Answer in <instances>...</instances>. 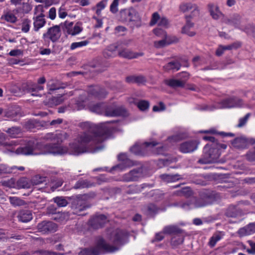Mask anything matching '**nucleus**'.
Returning a JSON list of instances; mask_svg holds the SVG:
<instances>
[{"label":"nucleus","mask_w":255,"mask_h":255,"mask_svg":"<svg viewBox=\"0 0 255 255\" xmlns=\"http://www.w3.org/2000/svg\"><path fill=\"white\" fill-rule=\"evenodd\" d=\"M250 116V114H247L244 118H241L239 120V123L238 125V127H242L244 126L247 123L249 118Z\"/></svg>","instance_id":"61"},{"label":"nucleus","mask_w":255,"mask_h":255,"mask_svg":"<svg viewBox=\"0 0 255 255\" xmlns=\"http://www.w3.org/2000/svg\"><path fill=\"white\" fill-rule=\"evenodd\" d=\"M164 39L159 41H156L154 42V46L157 48H160L165 46L168 45L166 38H163Z\"/></svg>","instance_id":"54"},{"label":"nucleus","mask_w":255,"mask_h":255,"mask_svg":"<svg viewBox=\"0 0 255 255\" xmlns=\"http://www.w3.org/2000/svg\"><path fill=\"white\" fill-rule=\"evenodd\" d=\"M61 36L60 28L58 25H55L48 29L47 32L43 34V38L46 40L50 39L53 42L58 40Z\"/></svg>","instance_id":"12"},{"label":"nucleus","mask_w":255,"mask_h":255,"mask_svg":"<svg viewBox=\"0 0 255 255\" xmlns=\"http://www.w3.org/2000/svg\"><path fill=\"white\" fill-rule=\"evenodd\" d=\"M0 19L11 23H15L17 20V18L14 13L9 10H4Z\"/></svg>","instance_id":"23"},{"label":"nucleus","mask_w":255,"mask_h":255,"mask_svg":"<svg viewBox=\"0 0 255 255\" xmlns=\"http://www.w3.org/2000/svg\"><path fill=\"white\" fill-rule=\"evenodd\" d=\"M156 24L164 27H168L169 22L165 16H160L157 12H154L151 16L150 25L153 26Z\"/></svg>","instance_id":"16"},{"label":"nucleus","mask_w":255,"mask_h":255,"mask_svg":"<svg viewBox=\"0 0 255 255\" xmlns=\"http://www.w3.org/2000/svg\"><path fill=\"white\" fill-rule=\"evenodd\" d=\"M207 203L203 199H196L194 198L191 201L182 203L180 206L185 210H189L203 207L207 205Z\"/></svg>","instance_id":"13"},{"label":"nucleus","mask_w":255,"mask_h":255,"mask_svg":"<svg viewBox=\"0 0 255 255\" xmlns=\"http://www.w3.org/2000/svg\"><path fill=\"white\" fill-rule=\"evenodd\" d=\"M248 141L244 137H238L235 139L232 142L234 147L237 148H245L247 147Z\"/></svg>","instance_id":"29"},{"label":"nucleus","mask_w":255,"mask_h":255,"mask_svg":"<svg viewBox=\"0 0 255 255\" xmlns=\"http://www.w3.org/2000/svg\"><path fill=\"white\" fill-rule=\"evenodd\" d=\"M57 228V224L51 221H43L37 225L38 232L43 235L55 232Z\"/></svg>","instance_id":"10"},{"label":"nucleus","mask_w":255,"mask_h":255,"mask_svg":"<svg viewBox=\"0 0 255 255\" xmlns=\"http://www.w3.org/2000/svg\"><path fill=\"white\" fill-rule=\"evenodd\" d=\"M43 89V87L36 84H32L28 86L27 89V92L31 94L32 96H39L36 93Z\"/></svg>","instance_id":"37"},{"label":"nucleus","mask_w":255,"mask_h":255,"mask_svg":"<svg viewBox=\"0 0 255 255\" xmlns=\"http://www.w3.org/2000/svg\"><path fill=\"white\" fill-rule=\"evenodd\" d=\"M38 253H39L40 255H65L66 254L65 253H57L51 251L43 250L39 251Z\"/></svg>","instance_id":"51"},{"label":"nucleus","mask_w":255,"mask_h":255,"mask_svg":"<svg viewBox=\"0 0 255 255\" xmlns=\"http://www.w3.org/2000/svg\"><path fill=\"white\" fill-rule=\"evenodd\" d=\"M166 147L155 142H145L142 143L137 142L130 148V151L135 155H144L148 151H151L154 154H162Z\"/></svg>","instance_id":"4"},{"label":"nucleus","mask_w":255,"mask_h":255,"mask_svg":"<svg viewBox=\"0 0 255 255\" xmlns=\"http://www.w3.org/2000/svg\"><path fill=\"white\" fill-rule=\"evenodd\" d=\"M203 139L209 140L210 142L204 147L202 157L199 160V162L208 164L218 162L222 151L226 149L227 145L218 143L215 138L211 136H205Z\"/></svg>","instance_id":"3"},{"label":"nucleus","mask_w":255,"mask_h":255,"mask_svg":"<svg viewBox=\"0 0 255 255\" xmlns=\"http://www.w3.org/2000/svg\"><path fill=\"white\" fill-rule=\"evenodd\" d=\"M247 34H252L255 37V31L254 27L251 24H248L247 27L243 29Z\"/></svg>","instance_id":"59"},{"label":"nucleus","mask_w":255,"mask_h":255,"mask_svg":"<svg viewBox=\"0 0 255 255\" xmlns=\"http://www.w3.org/2000/svg\"><path fill=\"white\" fill-rule=\"evenodd\" d=\"M88 94L89 96H93L99 98L104 97L106 95L105 91L97 86L91 87L88 90Z\"/></svg>","instance_id":"25"},{"label":"nucleus","mask_w":255,"mask_h":255,"mask_svg":"<svg viewBox=\"0 0 255 255\" xmlns=\"http://www.w3.org/2000/svg\"><path fill=\"white\" fill-rule=\"evenodd\" d=\"M165 38L167 43V44H170L173 43H176L178 41L179 39L177 37L175 36H165Z\"/></svg>","instance_id":"60"},{"label":"nucleus","mask_w":255,"mask_h":255,"mask_svg":"<svg viewBox=\"0 0 255 255\" xmlns=\"http://www.w3.org/2000/svg\"><path fill=\"white\" fill-rule=\"evenodd\" d=\"M113 117H125L128 115L126 110L122 106L115 105L113 104Z\"/></svg>","instance_id":"24"},{"label":"nucleus","mask_w":255,"mask_h":255,"mask_svg":"<svg viewBox=\"0 0 255 255\" xmlns=\"http://www.w3.org/2000/svg\"><path fill=\"white\" fill-rule=\"evenodd\" d=\"M111 251V246L103 238L99 237L95 247L82 249L78 255H101Z\"/></svg>","instance_id":"5"},{"label":"nucleus","mask_w":255,"mask_h":255,"mask_svg":"<svg viewBox=\"0 0 255 255\" xmlns=\"http://www.w3.org/2000/svg\"><path fill=\"white\" fill-rule=\"evenodd\" d=\"M163 233L166 234H174V235L181 233V230L178 228L176 226L170 225L166 226L163 229Z\"/></svg>","instance_id":"35"},{"label":"nucleus","mask_w":255,"mask_h":255,"mask_svg":"<svg viewBox=\"0 0 255 255\" xmlns=\"http://www.w3.org/2000/svg\"><path fill=\"white\" fill-rule=\"evenodd\" d=\"M5 139V135L0 131V145H3L6 147H12L14 145H17V142L15 140H12L9 142H4ZM10 151H13V147L9 149Z\"/></svg>","instance_id":"30"},{"label":"nucleus","mask_w":255,"mask_h":255,"mask_svg":"<svg viewBox=\"0 0 255 255\" xmlns=\"http://www.w3.org/2000/svg\"><path fill=\"white\" fill-rule=\"evenodd\" d=\"M45 138L50 139L54 143L43 146L42 144L34 141H27L24 146L16 149L15 153L23 155H39L52 154L53 155H63L69 153V149L64 146H59L57 144L62 142L65 138L64 135L62 133H49Z\"/></svg>","instance_id":"2"},{"label":"nucleus","mask_w":255,"mask_h":255,"mask_svg":"<svg viewBox=\"0 0 255 255\" xmlns=\"http://www.w3.org/2000/svg\"><path fill=\"white\" fill-rule=\"evenodd\" d=\"M128 234L122 230L116 231L113 237V253L120 250L128 242Z\"/></svg>","instance_id":"6"},{"label":"nucleus","mask_w":255,"mask_h":255,"mask_svg":"<svg viewBox=\"0 0 255 255\" xmlns=\"http://www.w3.org/2000/svg\"><path fill=\"white\" fill-rule=\"evenodd\" d=\"M198 144L199 142L196 140L186 141L180 144L179 149L184 153L192 152L197 149Z\"/></svg>","instance_id":"17"},{"label":"nucleus","mask_w":255,"mask_h":255,"mask_svg":"<svg viewBox=\"0 0 255 255\" xmlns=\"http://www.w3.org/2000/svg\"><path fill=\"white\" fill-rule=\"evenodd\" d=\"M65 30L68 34L75 36L83 30L82 24L80 22H77L73 25V23L71 22L65 26Z\"/></svg>","instance_id":"18"},{"label":"nucleus","mask_w":255,"mask_h":255,"mask_svg":"<svg viewBox=\"0 0 255 255\" xmlns=\"http://www.w3.org/2000/svg\"><path fill=\"white\" fill-rule=\"evenodd\" d=\"M107 0H102L98 2L96 7H92V10H95L96 13L98 15H100L101 13V11L105 8L107 5Z\"/></svg>","instance_id":"43"},{"label":"nucleus","mask_w":255,"mask_h":255,"mask_svg":"<svg viewBox=\"0 0 255 255\" xmlns=\"http://www.w3.org/2000/svg\"><path fill=\"white\" fill-rule=\"evenodd\" d=\"M180 64L177 61L170 62L164 66V68L166 71L174 70L177 71L180 68Z\"/></svg>","instance_id":"41"},{"label":"nucleus","mask_w":255,"mask_h":255,"mask_svg":"<svg viewBox=\"0 0 255 255\" xmlns=\"http://www.w3.org/2000/svg\"><path fill=\"white\" fill-rule=\"evenodd\" d=\"M159 210L160 209L154 204H150L147 207V213L151 215L157 213Z\"/></svg>","instance_id":"47"},{"label":"nucleus","mask_w":255,"mask_h":255,"mask_svg":"<svg viewBox=\"0 0 255 255\" xmlns=\"http://www.w3.org/2000/svg\"><path fill=\"white\" fill-rule=\"evenodd\" d=\"M16 168V166L9 167L5 164L0 163V175L3 174L11 173Z\"/></svg>","instance_id":"42"},{"label":"nucleus","mask_w":255,"mask_h":255,"mask_svg":"<svg viewBox=\"0 0 255 255\" xmlns=\"http://www.w3.org/2000/svg\"><path fill=\"white\" fill-rule=\"evenodd\" d=\"M32 219V215L30 211H24L21 212L18 216V219L22 222H28Z\"/></svg>","instance_id":"34"},{"label":"nucleus","mask_w":255,"mask_h":255,"mask_svg":"<svg viewBox=\"0 0 255 255\" xmlns=\"http://www.w3.org/2000/svg\"><path fill=\"white\" fill-rule=\"evenodd\" d=\"M184 241V237L180 233L174 235L171 239V244L173 246H177L181 244Z\"/></svg>","instance_id":"36"},{"label":"nucleus","mask_w":255,"mask_h":255,"mask_svg":"<svg viewBox=\"0 0 255 255\" xmlns=\"http://www.w3.org/2000/svg\"><path fill=\"white\" fill-rule=\"evenodd\" d=\"M241 22V16L237 14L233 15L230 18L227 19L226 22L231 25H233L236 28H241L240 27Z\"/></svg>","instance_id":"26"},{"label":"nucleus","mask_w":255,"mask_h":255,"mask_svg":"<svg viewBox=\"0 0 255 255\" xmlns=\"http://www.w3.org/2000/svg\"><path fill=\"white\" fill-rule=\"evenodd\" d=\"M33 29L35 31H38L46 24V20L44 18V14L42 12L38 15L33 16Z\"/></svg>","instance_id":"19"},{"label":"nucleus","mask_w":255,"mask_h":255,"mask_svg":"<svg viewBox=\"0 0 255 255\" xmlns=\"http://www.w3.org/2000/svg\"><path fill=\"white\" fill-rule=\"evenodd\" d=\"M187 22L186 25L182 28V32L187 34L190 36H193L195 35V32L194 31L190 30L193 27L194 24L190 22L186 17Z\"/></svg>","instance_id":"33"},{"label":"nucleus","mask_w":255,"mask_h":255,"mask_svg":"<svg viewBox=\"0 0 255 255\" xmlns=\"http://www.w3.org/2000/svg\"><path fill=\"white\" fill-rule=\"evenodd\" d=\"M95 186V183L88 180L80 179L75 184V189H82L84 188H90Z\"/></svg>","instance_id":"28"},{"label":"nucleus","mask_w":255,"mask_h":255,"mask_svg":"<svg viewBox=\"0 0 255 255\" xmlns=\"http://www.w3.org/2000/svg\"><path fill=\"white\" fill-rule=\"evenodd\" d=\"M85 130L79 134L74 141L70 143L69 153L78 155L89 151L88 143L97 144L103 142L110 137L112 131V122L101 123L98 125L90 122L80 124Z\"/></svg>","instance_id":"1"},{"label":"nucleus","mask_w":255,"mask_h":255,"mask_svg":"<svg viewBox=\"0 0 255 255\" xmlns=\"http://www.w3.org/2000/svg\"><path fill=\"white\" fill-rule=\"evenodd\" d=\"M166 84L173 88L182 87L184 85L185 82L179 80L170 79L166 81Z\"/></svg>","instance_id":"38"},{"label":"nucleus","mask_w":255,"mask_h":255,"mask_svg":"<svg viewBox=\"0 0 255 255\" xmlns=\"http://www.w3.org/2000/svg\"><path fill=\"white\" fill-rule=\"evenodd\" d=\"M53 200L59 207H65L68 204L67 200L61 197H56L53 198Z\"/></svg>","instance_id":"46"},{"label":"nucleus","mask_w":255,"mask_h":255,"mask_svg":"<svg viewBox=\"0 0 255 255\" xmlns=\"http://www.w3.org/2000/svg\"><path fill=\"white\" fill-rule=\"evenodd\" d=\"M88 108L92 112L107 117L112 116L111 106L106 103L90 104L88 106Z\"/></svg>","instance_id":"7"},{"label":"nucleus","mask_w":255,"mask_h":255,"mask_svg":"<svg viewBox=\"0 0 255 255\" xmlns=\"http://www.w3.org/2000/svg\"><path fill=\"white\" fill-rule=\"evenodd\" d=\"M31 21L28 19H24L22 23L21 30L24 32H27L29 31L30 29Z\"/></svg>","instance_id":"48"},{"label":"nucleus","mask_w":255,"mask_h":255,"mask_svg":"<svg viewBox=\"0 0 255 255\" xmlns=\"http://www.w3.org/2000/svg\"><path fill=\"white\" fill-rule=\"evenodd\" d=\"M108 220L107 217L104 215H96L89 221L90 225L95 229H98L103 227Z\"/></svg>","instance_id":"15"},{"label":"nucleus","mask_w":255,"mask_h":255,"mask_svg":"<svg viewBox=\"0 0 255 255\" xmlns=\"http://www.w3.org/2000/svg\"><path fill=\"white\" fill-rule=\"evenodd\" d=\"M226 215L228 217H234L236 216L237 213L235 206H231L229 208L226 212Z\"/></svg>","instance_id":"56"},{"label":"nucleus","mask_w":255,"mask_h":255,"mask_svg":"<svg viewBox=\"0 0 255 255\" xmlns=\"http://www.w3.org/2000/svg\"><path fill=\"white\" fill-rule=\"evenodd\" d=\"M9 200L10 204L14 207L21 206L25 204L24 200L17 197H9Z\"/></svg>","instance_id":"40"},{"label":"nucleus","mask_w":255,"mask_h":255,"mask_svg":"<svg viewBox=\"0 0 255 255\" xmlns=\"http://www.w3.org/2000/svg\"><path fill=\"white\" fill-rule=\"evenodd\" d=\"M238 234L240 237H243L246 236L250 235V232H249L247 226H245L242 228H241L238 231Z\"/></svg>","instance_id":"58"},{"label":"nucleus","mask_w":255,"mask_h":255,"mask_svg":"<svg viewBox=\"0 0 255 255\" xmlns=\"http://www.w3.org/2000/svg\"><path fill=\"white\" fill-rule=\"evenodd\" d=\"M224 234L222 232H217L215 233L210 239L208 242V245L211 248H213L216 243L220 241L223 238Z\"/></svg>","instance_id":"31"},{"label":"nucleus","mask_w":255,"mask_h":255,"mask_svg":"<svg viewBox=\"0 0 255 255\" xmlns=\"http://www.w3.org/2000/svg\"><path fill=\"white\" fill-rule=\"evenodd\" d=\"M118 158L120 163L116 166H113V170L123 171L135 164L134 161L128 158L126 153L120 154Z\"/></svg>","instance_id":"8"},{"label":"nucleus","mask_w":255,"mask_h":255,"mask_svg":"<svg viewBox=\"0 0 255 255\" xmlns=\"http://www.w3.org/2000/svg\"><path fill=\"white\" fill-rule=\"evenodd\" d=\"M46 178L40 176L39 175L35 176L32 180V182L34 185H38L45 181Z\"/></svg>","instance_id":"50"},{"label":"nucleus","mask_w":255,"mask_h":255,"mask_svg":"<svg viewBox=\"0 0 255 255\" xmlns=\"http://www.w3.org/2000/svg\"><path fill=\"white\" fill-rule=\"evenodd\" d=\"M112 55V48L109 46L103 52V55L105 58L108 59L111 57Z\"/></svg>","instance_id":"63"},{"label":"nucleus","mask_w":255,"mask_h":255,"mask_svg":"<svg viewBox=\"0 0 255 255\" xmlns=\"http://www.w3.org/2000/svg\"><path fill=\"white\" fill-rule=\"evenodd\" d=\"M89 43V42L88 40H84V41H80V42H73L71 44L70 49L74 50L76 48H77L79 47L85 46L87 45Z\"/></svg>","instance_id":"45"},{"label":"nucleus","mask_w":255,"mask_h":255,"mask_svg":"<svg viewBox=\"0 0 255 255\" xmlns=\"http://www.w3.org/2000/svg\"><path fill=\"white\" fill-rule=\"evenodd\" d=\"M12 138H16L21 135V130L19 127H12L4 130Z\"/></svg>","instance_id":"32"},{"label":"nucleus","mask_w":255,"mask_h":255,"mask_svg":"<svg viewBox=\"0 0 255 255\" xmlns=\"http://www.w3.org/2000/svg\"><path fill=\"white\" fill-rule=\"evenodd\" d=\"M178 175L162 174L160 176L161 179L166 182H174L179 179Z\"/></svg>","instance_id":"39"},{"label":"nucleus","mask_w":255,"mask_h":255,"mask_svg":"<svg viewBox=\"0 0 255 255\" xmlns=\"http://www.w3.org/2000/svg\"><path fill=\"white\" fill-rule=\"evenodd\" d=\"M87 208L85 203L82 200H77L74 202L72 206L73 213L78 215H81V212Z\"/></svg>","instance_id":"20"},{"label":"nucleus","mask_w":255,"mask_h":255,"mask_svg":"<svg viewBox=\"0 0 255 255\" xmlns=\"http://www.w3.org/2000/svg\"><path fill=\"white\" fill-rule=\"evenodd\" d=\"M121 20L126 22L136 21L138 19V15L133 8L125 9L120 12Z\"/></svg>","instance_id":"14"},{"label":"nucleus","mask_w":255,"mask_h":255,"mask_svg":"<svg viewBox=\"0 0 255 255\" xmlns=\"http://www.w3.org/2000/svg\"><path fill=\"white\" fill-rule=\"evenodd\" d=\"M196 5L191 2L182 3L180 5V9L182 12H185L193 10L196 14H198V10L197 9Z\"/></svg>","instance_id":"27"},{"label":"nucleus","mask_w":255,"mask_h":255,"mask_svg":"<svg viewBox=\"0 0 255 255\" xmlns=\"http://www.w3.org/2000/svg\"><path fill=\"white\" fill-rule=\"evenodd\" d=\"M149 104L148 101L145 100H141L138 102L137 104V107L141 111H144L148 109Z\"/></svg>","instance_id":"49"},{"label":"nucleus","mask_w":255,"mask_h":255,"mask_svg":"<svg viewBox=\"0 0 255 255\" xmlns=\"http://www.w3.org/2000/svg\"><path fill=\"white\" fill-rule=\"evenodd\" d=\"M64 100V99L62 95L53 97L52 98V102L56 105L60 104Z\"/></svg>","instance_id":"57"},{"label":"nucleus","mask_w":255,"mask_h":255,"mask_svg":"<svg viewBox=\"0 0 255 255\" xmlns=\"http://www.w3.org/2000/svg\"><path fill=\"white\" fill-rule=\"evenodd\" d=\"M119 54L121 57L128 59L136 58L143 55V52H133L128 49L123 50L120 51Z\"/></svg>","instance_id":"22"},{"label":"nucleus","mask_w":255,"mask_h":255,"mask_svg":"<svg viewBox=\"0 0 255 255\" xmlns=\"http://www.w3.org/2000/svg\"><path fill=\"white\" fill-rule=\"evenodd\" d=\"M249 142L253 144H255V139H251ZM246 158L250 161H255V146L253 150H251L247 153Z\"/></svg>","instance_id":"44"},{"label":"nucleus","mask_w":255,"mask_h":255,"mask_svg":"<svg viewBox=\"0 0 255 255\" xmlns=\"http://www.w3.org/2000/svg\"><path fill=\"white\" fill-rule=\"evenodd\" d=\"M165 106L162 103H160L158 105L154 106L153 107V111L154 112H161L165 110Z\"/></svg>","instance_id":"64"},{"label":"nucleus","mask_w":255,"mask_h":255,"mask_svg":"<svg viewBox=\"0 0 255 255\" xmlns=\"http://www.w3.org/2000/svg\"><path fill=\"white\" fill-rule=\"evenodd\" d=\"M58 14L59 18L62 19L65 18L68 15L66 9L63 5L59 8Z\"/></svg>","instance_id":"52"},{"label":"nucleus","mask_w":255,"mask_h":255,"mask_svg":"<svg viewBox=\"0 0 255 255\" xmlns=\"http://www.w3.org/2000/svg\"><path fill=\"white\" fill-rule=\"evenodd\" d=\"M208 8L210 15L213 19L217 20L222 17L223 13L218 5L210 3L208 4Z\"/></svg>","instance_id":"21"},{"label":"nucleus","mask_w":255,"mask_h":255,"mask_svg":"<svg viewBox=\"0 0 255 255\" xmlns=\"http://www.w3.org/2000/svg\"><path fill=\"white\" fill-rule=\"evenodd\" d=\"M243 105L242 100L236 97L225 99L220 102L216 106L217 109L232 108L241 107Z\"/></svg>","instance_id":"9"},{"label":"nucleus","mask_w":255,"mask_h":255,"mask_svg":"<svg viewBox=\"0 0 255 255\" xmlns=\"http://www.w3.org/2000/svg\"><path fill=\"white\" fill-rule=\"evenodd\" d=\"M63 184V181L61 179L53 180L51 181V189L54 191L57 188L61 186Z\"/></svg>","instance_id":"53"},{"label":"nucleus","mask_w":255,"mask_h":255,"mask_svg":"<svg viewBox=\"0 0 255 255\" xmlns=\"http://www.w3.org/2000/svg\"><path fill=\"white\" fill-rule=\"evenodd\" d=\"M153 33L157 36L165 38L167 35L166 32L162 29L156 28L153 30Z\"/></svg>","instance_id":"55"},{"label":"nucleus","mask_w":255,"mask_h":255,"mask_svg":"<svg viewBox=\"0 0 255 255\" xmlns=\"http://www.w3.org/2000/svg\"><path fill=\"white\" fill-rule=\"evenodd\" d=\"M240 46L241 44L239 42H237L227 46H223V48L224 50H231L234 48H237L239 47Z\"/></svg>","instance_id":"62"},{"label":"nucleus","mask_w":255,"mask_h":255,"mask_svg":"<svg viewBox=\"0 0 255 255\" xmlns=\"http://www.w3.org/2000/svg\"><path fill=\"white\" fill-rule=\"evenodd\" d=\"M143 168L140 167L130 171L123 176V180L126 182L136 181L142 177L143 175Z\"/></svg>","instance_id":"11"}]
</instances>
